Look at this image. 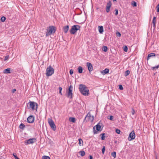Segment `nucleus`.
Wrapping results in <instances>:
<instances>
[{"label":"nucleus","instance_id":"f257e3e1","mask_svg":"<svg viewBox=\"0 0 159 159\" xmlns=\"http://www.w3.org/2000/svg\"><path fill=\"white\" fill-rule=\"evenodd\" d=\"M79 89L81 93L83 95L88 96L89 94V90L85 85L82 84L80 85Z\"/></svg>","mask_w":159,"mask_h":159},{"label":"nucleus","instance_id":"f03ea898","mask_svg":"<svg viewBox=\"0 0 159 159\" xmlns=\"http://www.w3.org/2000/svg\"><path fill=\"white\" fill-rule=\"evenodd\" d=\"M54 68L51 66L48 67L46 71V75L47 76H51L54 74Z\"/></svg>","mask_w":159,"mask_h":159},{"label":"nucleus","instance_id":"7ed1b4c3","mask_svg":"<svg viewBox=\"0 0 159 159\" xmlns=\"http://www.w3.org/2000/svg\"><path fill=\"white\" fill-rule=\"evenodd\" d=\"M55 31L56 30L54 26H49L48 29H47V32L46 33V36L48 37L52 34H54L55 32Z\"/></svg>","mask_w":159,"mask_h":159},{"label":"nucleus","instance_id":"20e7f679","mask_svg":"<svg viewBox=\"0 0 159 159\" xmlns=\"http://www.w3.org/2000/svg\"><path fill=\"white\" fill-rule=\"evenodd\" d=\"M80 27L78 25H75L72 26L70 30V33L72 34H74L77 31L80 30Z\"/></svg>","mask_w":159,"mask_h":159},{"label":"nucleus","instance_id":"39448f33","mask_svg":"<svg viewBox=\"0 0 159 159\" xmlns=\"http://www.w3.org/2000/svg\"><path fill=\"white\" fill-rule=\"evenodd\" d=\"M48 122L51 128L53 130H55L56 129V127L52 119V118H48Z\"/></svg>","mask_w":159,"mask_h":159},{"label":"nucleus","instance_id":"423d86ee","mask_svg":"<svg viewBox=\"0 0 159 159\" xmlns=\"http://www.w3.org/2000/svg\"><path fill=\"white\" fill-rule=\"evenodd\" d=\"M30 108L33 110H35L37 112L38 108V104L34 102H30Z\"/></svg>","mask_w":159,"mask_h":159},{"label":"nucleus","instance_id":"0eeeda50","mask_svg":"<svg viewBox=\"0 0 159 159\" xmlns=\"http://www.w3.org/2000/svg\"><path fill=\"white\" fill-rule=\"evenodd\" d=\"M93 119V116H92L90 112H89L85 117L84 120H87L88 121L92 122Z\"/></svg>","mask_w":159,"mask_h":159},{"label":"nucleus","instance_id":"6e6552de","mask_svg":"<svg viewBox=\"0 0 159 159\" xmlns=\"http://www.w3.org/2000/svg\"><path fill=\"white\" fill-rule=\"evenodd\" d=\"M73 87L71 85H70L69 87L68 91L67 92V97L70 98H72V91Z\"/></svg>","mask_w":159,"mask_h":159},{"label":"nucleus","instance_id":"1a4fd4ad","mask_svg":"<svg viewBox=\"0 0 159 159\" xmlns=\"http://www.w3.org/2000/svg\"><path fill=\"white\" fill-rule=\"evenodd\" d=\"M135 137V134L134 131H132L129 134V136L128 137V140L129 141H131L134 139Z\"/></svg>","mask_w":159,"mask_h":159},{"label":"nucleus","instance_id":"9d476101","mask_svg":"<svg viewBox=\"0 0 159 159\" xmlns=\"http://www.w3.org/2000/svg\"><path fill=\"white\" fill-rule=\"evenodd\" d=\"M111 1H109L107 4V6L106 7V12L107 13H108L109 12L111 7Z\"/></svg>","mask_w":159,"mask_h":159},{"label":"nucleus","instance_id":"9b49d317","mask_svg":"<svg viewBox=\"0 0 159 159\" xmlns=\"http://www.w3.org/2000/svg\"><path fill=\"white\" fill-rule=\"evenodd\" d=\"M87 66L89 72H91L93 70V67L91 63L87 62Z\"/></svg>","mask_w":159,"mask_h":159},{"label":"nucleus","instance_id":"f8f14e48","mask_svg":"<svg viewBox=\"0 0 159 159\" xmlns=\"http://www.w3.org/2000/svg\"><path fill=\"white\" fill-rule=\"evenodd\" d=\"M96 129L98 131H101L102 129L101 128V127L100 125L98 124L95 126Z\"/></svg>","mask_w":159,"mask_h":159},{"label":"nucleus","instance_id":"ddd939ff","mask_svg":"<svg viewBox=\"0 0 159 159\" xmlns=\"http://www.w3.org/2000/svg\"><path fill=\"white\" fill-rule=\"evenodd\" d=\"M109 72V70L108 69L106 68L104 70L101 71V73L103 75L107 74Z\"/></svg>","mask_w":159,"mask_h":159},{"label":"nucleus","instance_id":"4468645a","mask_svg":"<svg viewBox=\"0 0 159 159\" xmlns=\"http://www.w3.org/2000/svg\"><path fill=\"white\" fill-rule=\"evenodd\" d=\"M63 31L65 33H66L68 32L69 30V26L67 25L64 26L63 27Z\"/></svg>","mask_w":159,"mask_h":159},{"label":"nucleus","instance_id":"2eb2a0df","mask_svg":"<svg viewBox=\"0 0 159 159\" xmlns=\"http://www.w3.org/2000/svg\"><path fill=\"white\" fill-rule=\"evenodd\" d=\"M98 31L100 33L102 34L103 31V28L102 26H98Z\"/></svg>","mask_w":159,"mask_h":159},{"label":"nucleus","instance_id":"dca6fc26","mask_svg":"<svg viewBox=\"0 0 159 159\" xmlns=\"http://www.w3.org/2000/svg\"><path fill=\"white\" fill-rule=\"evenodd\" d=\"M11 69L7 68L3 70V72L4 74H9L11 73Z\"/></svg>","mask_w":159,"mask_h":159},{"label":"nucleus","instance_id":"f3484780","mask_svg":"<svg viewBox=\"0 0 159 159\" xmlns=\"http://www.w3.org/2000/svg\"><path fill=\"white\" fill-rule=\"evenodd\" d=\"M155 54L153 53H150L148 54V60L150 58V57H153L155 56Z\"/></svg>","mask_w":159,"mask_h":159},{"label":"nucleus","instance_id":"a211bd4d","mask_svg":"<svg viewBox=\"0 0 159 159\" xmlns=\"http://www.w3.org/2000/svg\"><path fill=\"white\" fill-rule=\"evenodd\" d=\"M69 120L70 122H71L73 123H75V122L76 119L74 117H70L69 118Z\"/></svg>","mask_w":159,"mask_h":159},{"label":"nucleus","instance_id":"6ab92c4d","mask_svg":"<svg viewBox=\"0 0 159 159\" xmlns=\"http://www.w3.org/2000/svg\"><path fill=\"white\" fill-rule=\"evenodd\" d=\"M79 140V144L80 146H81L83 145V141L81 139H79L78 140Z\"/></svg>","mask_w":159,"mask_h":159},{"label":"nucleus","instance_id":"aec40b11","mask_svg":"<svg viewBox=\"0 0 159 159\" xmlns=\"http://www.w3.org/2000/svg\"><path fill=\"white\" fill-rule=\"evenodd\" d=\"M156 17L155 16L153 18L152 21V22L153 24V26L154 27L155 26L156 23Z\"/></svg>","mask_w":159,"mask_h":159},{"label":"nucleus","instance_id":"412c9836","mask_svg":"<svg viewBox=\"0 0 159 159\" xmlns=\"http://www.w3.org/2000/svg\"><path fill=\"white\" fill-rule=\"evenodd\" d=\"M34 121V117L33 116L30 115V123H33Z\"/></svg>","mask_w":159,"mask_h":159},{"label":"nucleus","instance_id":"4be33fe9","mask_svg":"<svg viewBox=\"0 0 159 159\" xmlns=\"http://www.w3.org/2000/svg\"><path fill=\"white\" fill-rule=\"evenodd\" d=\"M78 72L80 73H81L83 72V69L82 67L79 66L78 68Z\"/></svg>","mask_w":159,"mask_h":159},{"label":"nucleus","instance_id":"5701e85b","mask_svg":"<svg viewBox=\"0 0 159 159\" xmlns=\"http://www.w3.org/2000/svg\"><path fill=\"white\" fill-rule=\"evenodd\" d=\"M36 142V139L35 138L30 139V144Z\"/></svg>","mask_w":159,"mask_h":159},{"label":"nucleus","instance_id":"b1692460","mask_svg":"<svg viewBox=\"0 0 159 159\" xmlns=\"http://www.w3.org/2000/svg\"><path fill=\"white\" fill-rule=\"evenodd\" d=\"M79 153L82 156H84L85 155V152L83 151H80L79 152Z\"/></svg>","mask_w":159,"mask_h":159},{"label":"nucleus","instance_id":"393cba45","mask_svg":"<svg viewBox=\"0 0 159 159\" xmlns=\"http://www.w3.org/2000/svg\"><path fill=\"white\" fill-rule=\"evenodd\" d=\"M159 67V62L156 65V66L152 67V70H155V69H158Z\"/></svg>","mask_w":159,"mask_h":159},{"label":"nucleus","instance_id":"a878e982","mask_svg":"<svg viewBox=\"0 0 159 159\" xmlns=\"http://www.w3.org/2000/svg\"><path fill=\"white\" fill-rule=\"evenodd\" d=\"M107 46H104L102 47V50L105 52H106L107 51Z\"/></svg>","mask_w":159,"mask_h":159},{"label":"nucleus","instance_id":"bb28decb","mask_svg":"<svg viewBox=\"0 0 159 159\" xmlns=\"http://www.w3.org/2000/svg\"><path fill=\"white\" fill-rule=\"evenodd\" d=\"M130 73V71L128 70H127L126 71H125V76H126L129 75Z\"/></svg>","mask_w":159,"mask_h":159},{"label":"nucleus","instance_id":"cd10ccee","mask_svg":"<svg viewBox=\"0 0 159 159\" xmlns=\"http://www.w3.org/2000/svg\"><path fill=\"white\" fill-rule=\"evenodd\" d=\"M105 134H102L100 135L101 136V139L102 140H104L105 138Z\"/></svg>","mask_w":159,"mask_h":159},{"label":"nucleus","instance_id":"c85d7f7f","mask_svg":"<svg viewBox=\"0 0 159 159\" xmlns=\"http://www.w3.org/2000/svg\"><path fill=\"white\" fill-rule=\"evenodd\" d=\"M25 127V125L23 124H21L19 126V128L21 129H23Z\"/></svg>","mask_w":159,"mask_h":159},{"label":"nucleus","instance_id":"c756f323","mask_svg":"<svg viewBox=\"0 0 159 159\" xmlns=\"http://www.w3.org/2000/svg\"><path fill=\"white\" fill-rule=\"evenodd\" d=\"M42 159H50V158L48 156H42Z\"/></svg>","mask_w":159,"mask_h":159},{"label":"nucleus","instance_id":"7c9ffc66","mask_svg":"<svg viewBox=\"0 0 159 159\" xmlns=\"http://www.w3.org/2000/svg\"><path fill=\"white\" fill-rule=\"evenodd\" d=\"M111 155L114 158H115L116 157V152H112L111 153Z\"/></svg>","mask_w":159,"mask_h":159},{"label":"nucleus","instance_id":"2f4dec72","mask_svg":"<svg viewBox=\"0 0 159 159\" xmlns=\"http://www.w3.org/2000/svg\"><path fill=\"white\" fill-rule=\"evenodd\" d=\"M131 4L133 7H136L137 6L136 3L134 1L131 2Z\"/></svg>","mask_w":159,"mask_h":159},{"label":"nucleus","instance_id":"473e14b6","mask_svg":"<svg viewBox=\"0 0 159 159\" xmlns=\"http://www.w3.org/2000/svg\"><path fill=\"white\" fill-rule=\"evenodd\" d=\"M30 143V139H29L27 140L25 142V145H27L29 144Z\"/></svg>","mask_w":159,"mask_h":159},{"label":"nucleus","instance_id":"72a5a7b5","mask_svg":"<svg viewBox=\"0 0 159 159\" xmlns=\"http://www.w3.org/2000/svg\"><path fill=\"white\" fill-rule=\"evenodd\" d=\"M6 19V17L5 16H2L1 19V20L2 22H4L5 20Z\"/></svg>","mask_w":159,"mask_h":159},{"label":"nucleus","instance_id":"f704fd0d","mask_svg":"<svg viewBox=\"0 0 159 159\" xmlns=\"http://www.w3.org/2000/svg\"><path fill=\"white\" fill-rule=\"evenodd\" d=\"M13 156H14V158L15 159H19L17 157L16 154V153H13Z\"/></svg>","mask_w":159,"mask_h":159},{"label":"nucleus","instance_id":"c9c22d12","mask_svg":"<svg viewBox=\"0 0 159 159\" xmlns=\"http://www.w3.org/2000/svg\"><path fill=\"white\" fill-rule=\"evenodd\" d=\"M59 93H60V94H61V95H62V93H61V91L62 90V88L61 87H59Z\"/></svg>","mask_w":159,"mask_h":159},{"label":"nucleus","instance_id":"e433bc0d","mask_svg":"<svg viewBox=\"0 0 159 159\" xmlns=\"http://www.w3.org/2000/svg\"><path fill=\"white\" fill-rule=\"evenodd\" d=\"M105 150V146H103L102 149V152L103 154H104V152Z\"/></svg>","mask_w":159,"mask_h":159},{"label":"nucleus","instance_id":"4c0bfd02","mask_svg":"<svg viewBox=\"0 0 159 159\" xmlns=\"http://www.w3.org/2000/svg\"><path fill=\"white\" fill-rule=\"evenodd\" d=\"M116 132L117 134H120V130L119 129H116Z\"/></svg>","mask_w":159,"mask_h":159},{"label":"nucleus","instance_id":"58836bf2","mask_svg":"<svg viewBox=\"0 0 159 159\" xmlns=\"http://www.w3.org/2000/svg\"><path fill=\"white\" fill-rule=\"evenodd\" d=\"M156 8L157 9V12H159V4H158L156 6Z\"/></svg>","mask_w":159,"mask_h":159},{"label":"nucleus","instance_id":"ea45409f","mask_svg":"<svg viewBox=\"0 0 159 159\" xmlns=\"http://www.w3.org/2000/svg\"><path fill=\"white\" fill-rule=\"evenodd\" d=\"M119 89L121 90H122L123 89V88L122 86L121 85H119Z\"/></svg>","mask_w":159,"mask_h":159},{"label":"nucleus","instance_id":"a19ab883","mask_svg":"<svg viewBox=\"0 0 159 159\" xmlns=\"http://www.w3.org/2000/svg\"><path fill=\"white\" fill-rule=\"evenodd\" d=\"M115 15L116 16H117L118 14V10L117 9H116L115 10Z\"/></svg>","mask_w":159,"mask_h":159},{"label":"nucleus","instance_id":"79ce46f5","mask_svg":"<svg viewBox=\"0 0 159 159\" xmlns=\"http://www.w3.org/2000/svg\"><path fill=\"white\" fill-rule=\"evenodd\" d=\"M116 35H117L118 36V37H120V36H121V34H120V32H117L116 33Z\"/></svg>","mask_w":159,"mask_h":159},{"label":"nucleus","instance_id":"37998d69","mask_svg":"<svg viewBox=\"0 0 159 159\" xmlns=\"http://www.w3.org/2000/svg\"><path fill=\"white\" fill-rule=\"evenodd\" d=\"M124 50L125 52H127L128 50V48L126 46H125L124 48Z\"/></svg>","mask_w":159,"mask_h":159},{"label":"nucleus","instance_id":"c03bdc74","mask_svg":"<svg viewBox=\"0 0 159 159\" xmlns=\"http://www.w3.org/2000/svg\"><path fill=\"white\" fill-rule=\"evenodd\" d=\"M70 74L71 75L73 73V70L72 69H70Z\"/></svg>","mask_w":159,"mask_h":159},{"label":"nucleus","instance_id":"a18cd8bd","mask_svg":"<svg viewBox=\"0 0 159 159\" xmlns=\"http://www.w3.org/2000/svg\"><path fill=\"white\" fill-rule=\"evenodd\" d=\"M132 114L133 115H134L135 113V111L133 109H132V111L131 112Z\"/></svg>","mask_w":159,"mask_h":159},{"label":"nucleus","instance_id":"49530a36","mask_svg":"<svg viewBox=\"0 0 159 159\" xmlns=\"http://www.w3.org/2000/svg\"><path fill=\"white\" fill-rule=\"evenodd\" d=\"M113 116H110V118H109V119L111 120H112V119H113Z\"/></svg>","mask_w":159,"mask_h":159},{"label":"nucleus","instance_id":"de8ad7c7","mask_svg":"<svg viewBox=\"0 0 159 159\" xmlns=\"http://www.w3.org/2000/svg\"><path fill=\"white\" fill-rule=\"evenodd\" d=\"M8 58V56H6L5 57L4 60H7Z\"/></svg>","mask_w":159,"mask_h":159},{"label":"nucleus","instance_id":"09e8293b","mask_svg":"<svg viewBox=\"0 0 159 159\" xmlns=\"http://www.w3.org/2000/svg\"><path fill=\"white\" fill-rule=\"evenodd\" d=\"M30 116H29L28 118H27V121L29 123H30V121L29 120V118H30Z\"/></svg>","mask_w":159,"mask_h":159},{"label":"nucleus","instance_id":"8fccbe9b","mask_svg":"<svg viewBox=\"0 0 159 159\" xmlns=\"http://www.w3.org/2000/svg\"><path fill=\"white\" fill-rule=\"evenodd\" d=\"M89 159H93V157L92 156L89 155Z\"/></svg>","mask_w":159,"mask_h":159},{"label":"nucleus","instance_id":"3c124183","mask_svg":"<svg viewBox=\"0 0 159 159\" xmlns=\"http://www.w3.org/2000/svg\"><path fill=\"white\" fill-rule=\"evenodd\" d=\"M29 102L28 104L27 107V109H29V108H28V105L29 104Z\"/></svg>","mask_w":159,"mask_h":159},{"label":"nucleus","instance_id":"603ef678","mask_svg":"<svg viewBox=\"0 0 159 159\" xmlns=\"http://www.w3.org/2000/svg\"><path fill=\"white\" fill-rule=\"evenodd\" d=\"M15 91H16V89H14V90H13V92H15Z\"/></svg>","mask_w":159,"mask_h":159},{"label":"nucleus","instance_id":"864d4df0","mask_svg":"<svg viewBox=\"0 0 159 159\" xmlns=\"http://www.w3.org/2000/svg\"><path fill=\"white\" fill-rule=\"evenodd\" d=\"M96 133V131L94 132V134H95Z\"/></svg>","mask_w":159,"mask_h":159},{"label":"nucleus","instance_id":"5fc2aeb1","mask_svg":"<svg viewBox=\"0 0 159 159\" xmlns=\"http://www.w3.org/2000/svg\"><path fill=\"white\" fill-rule=\"evenodd\" d=\"M113 1H116V0H113Z\"/></svg>","mask_w":159,"mask_h":159}]
</instances>
